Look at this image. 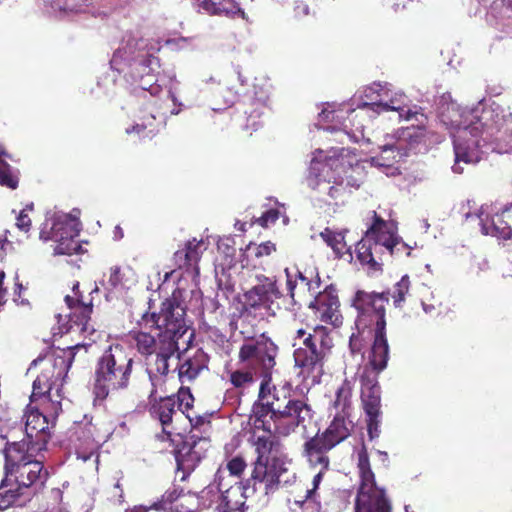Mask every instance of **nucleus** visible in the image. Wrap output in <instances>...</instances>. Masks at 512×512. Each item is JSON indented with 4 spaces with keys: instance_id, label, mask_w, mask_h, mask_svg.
<instances>
[{
    "instance_id": "f257e3e1",
    "label": "nucleus",
    "mask_w": 512,
    "mask_h": 512,
    "mask_svg": "<svg viewBox=\"0 0 512 512\" xmlns=\"http://www.w3.org/2000/svg\"><path fill=\"white\" fill-rule=\"evenodd\" d=\"M460 120L453 121L456 128L454 151L456 163H477L481 160V147L502 140L503 121L492 109L475 107L464 109Z\"/></svg>"
},
{
    "instance_id": "f03ea898",
    "label": "nucleus",
    "mask_w": 512,
    "mask_h": 512,
    "mask_svg": "<svg viewBox=\"0 0 512 512\" xmlns=\"http://www.w3.org/2000/svg\"><path fill=\"white\" fill-rule=\"evenodd\" d=\"M286 275L287 295H284L275 276L257 274V284L243 294V308L245 311L266 310L273 311L280 309V301L284 304L289 299V304L301 305L302 302L311 301L316 292L312 281L301 271L289 268L284 270Z\"/></svg>"
},
{
    "instance_id": "7ed1b4c3",
    "label": "nucleus",
    "mask_w": 512,
    "mask_h": 512,
    "mask_svg": "<svg viewBox=\"0 0 512 512\" xmlns=\"http://www.w3.org/2000/svg\"><path fill=\"white\" fill-rule=\"evenodd\" d=\"M371 224L365 237L355 246L356 260L368 275L383 272L384 256H398L406 245L396 235L392 225L384 220L376 211H372Z\"/></svg>"
},
{
    "instance_id": "20e7f679",
    "label": "nucleus",
    "mask_w": 512,
    "mask_h": 512,
    "mask_svg": "<svg viewBox=\"0 0 512 512\" xmlns=\"http://www.w3.org/2000/svg\"><path fill=\"white\" fill-rule=\"evenodd\" d=\"M135 361L120 344H112L99 356L94 369V406H103L111 393L125 391L131 384Z\"/></svg>"
},
{
    "instance_id": "39448f33",
    "label": "nucleus",
    "mask_w": 512,
    "mask_h": 512,
    "mask_svg": "<svg viewBox=\"0 0 512 512\" xmlns=\"http://www.w3.org/2000/svg\"><path fill=\"white\" fill-rule=\"evenodd\" d=\"M39 452L36 448L27 446L25 442H8L4 453V478L0 489L15 483L29 496H33L43 487L48 479V471L41 461L35 459Z\"/></svg>"
},
{
    "instance_id": "423d86ee",
    "label": "nucleus",
    "mask_w": 512,
    "mask_h": 512,
    "mask_svg": "<svg viewBox=\"0 0 512 512\" xmlns=\"http://www.w3.org/2000/svg\"><path fill=\"white\" fill-rule=\"evenodd\" d=\"M332 346L330 332L325 326L296 331L293 357L295 366L300 369L299 373L304 379H311L313 383L320 382Z\"/></svg>"
},
{
    "instance_id": "0eeeda50",
    "label": "nucleus",
    "mask_w": 512,
    "mask_h": 512,
    "mask_svg": "<svg viewBox=\"0 0 512 512\" xmlns=\"http://www.w3.org/2000/svg\"><path fill=\"white\" fill-rule=\"evenodd\" d=\"M84 348V345L76 344L61 350V354H57L53 359H48L41 373L33 382L32 394L30 396L31 403L42 400L43 404L51 405L53 410L57 412L60 408V402H54L51 399L50 392L54 386H58L66 377L70 369L76 351Z\"/></svg>"
},
{
    "instance_id": "6e6552de",
    "label": "nucleus",
    "mask_w": 512,
    "mask_h": 512,
    "mask_svg": "<svg viewBox=\"0 0 512 512\" xmlns=\"http://www.w3.org/2000/svg\"><path fill=\"white\" fill-rule=\"evenodd\" d=\"M186 308L173 293L164 299L157 311L145 312L137 322L141 329H157L161 340H175L186 332Z\"/></svg>"
},
{
    "instance_id": "1a4fd4ad",
    "label": "nucleus",
    "mask_w": 512,
    "mask_h": 512,
    "mask_svg": "<svg viewBox=\"0 0 512 512\" xmlns=\"http://www.w3.org/2000/svg\"><path fill=\"white\" fill-rule=\"evenodd\" d=\"M289 385L277 387L271 382V376L261 381L258 399L252 406V418L255 428L271 432V423L292 398Z\"/></svg>"
},
{
    "instance_id": "9d476101",
    "label": "nucleus",
    "mask_w": 512,
    "mask_h": 512,
    "mask_svg": "<svg viewBox=\"0 0 512 512\" xmlns=\"http://www.w3.org/2000/svg\"><path fill=\"white\" fill-rule=\"evenodd\" d=\"M389 358L384 360V366L373 363V358H368V363L363 367L359 380L361 384V402L367 416V431L370 439L379 436V424L381 414V387L378 382L379 374L387 367Z\"/></svg>"
},
{
    "instance_id": "9b49d317",
    "label": "nucleus",
    "mask_w": 512,
    "mask_h": 512,
    "mask_svg": "<svg viewBox=\"0 0 512 512\" xmlns=\"http://www.w3.org/2000/svg\"><path fill=\"white\" fill-rule=\"evenodd\" d=\"M307 186L317 192L319 199L328 204H344L352 193L349 181L336 176L329 164L321 161H312L306 176Z\"/></svg>"
},
{
    "instance_id": "f8f14e48",
    "label": "nucleus",
    "mask_w": 512,
    "mask_h": 512,
    "mask_svg": "<svg viewBox=\"0 0 512 512\" xmlns=\"http://www.w3.org/2000/svg\"><path fill=\"white\" fill-rule=\"evenodd\" d=\"M360 485L355 499V512H391L385 490L378 487L366 449L358 452Z\"/></svg>"
},
{
    "instance_id": "ddd939ff",
    "label": "nucleus",
    "mask_w": 512,
    "mask_h": 512,
    "mask_svg": "<svg viewBox=\"0 0 512 512\" xmlns=\"http://www.w3.org/2000/svg\"><path fill=\"white\" fill-rule=\"evenodd\" d=\"M284 407L272 423L275 434L288 437L298 429L306 432L315 416L308 399L292 397Z\"/></svg>"
},
{
    "instance_id": "4468645a",
    "label": "nucleus",
    "mask_w": 512,
    "mask_h": 512,
    "mask_svg": "<svg viewBox=\"0 0 512 512\" xmlns=\"http://www.w3.org/2000/svg\"><path fill=\"white\" fill-rule=\"evenodd\" d=\"M277 352L276 344L262 334L258 338H251L242 344L238 359L240 363H246L252 369H261L264 376H269L270 371L276 365Z\"/></svg>"
},
{
    "instance_id": "2eb2a0df",
    "label": "nucleus",
    "mask_w": 512,
    "mask_h": 512,
    "mask_svg": "<svg viewBox=\"0 0 512 512\" xmlns=\"http://www.w3.org/2000/svg\"><path fill=\"white\" fill-rule=\"evenodd\" d=\"M152 381V389L148 395L149 408L148 412L152 420L158 422L161 426L162 439H170L173 434L177 433V422L181 418V414L176 408V399L174 395L157 397L156 384L153 381L151 373H149Z\"/></svg>"
},
{
    "instance_id": "dca6fc26",
    "label": "nucleus",
    "mask_w": 512,
    "mask_h": 512,
    "mask_svg": "<svg viewBox=\"0 0 512 512\" xmlns=\"http://www.w3.org/2000/svg\"><path fill=\"white\" fill-rule=\"evenodd\" d=\"M355 325L359 334L367 331L372 335L373 342L368 358H373V363L383 367L384 360L389 358L386 313L357 314Z\"/></svg>"
},
{
    "instance_id": "f3484780",
    "label": "nucleus",
    "mask_w": 512,
    "mask_h": 512,
    "mask_svg": "<svg viewBox=\"0 0 512 512\" xmlns=\"http://www.w3.org/2000/svg\"><path fill=\"white\" fill-rule=\"evenodd\" d=\"M286 471L284 464L277 457L271 460H255L247 485L254 490L263 489L266 495L274 493L280 484V476Z\"/></svg>"
},
{
    "instance_id": "a211bd4d",
    "label": "nucleus",
    "mask_w": 512,
    "mask_h": 512,
    "mask_svg": "<svg viewBox=\"0 0 512 512\" xmlns=\"http://www.w3.org/2000/svg\"><path fill=\"white\" fill-rule=\"evenodd\" d=\"M73 296H65V302L70 310L68 331L76 327V330L82 334H92L95 330L91 324V315L93 312L92 299L86 301L79 290V283L73 286Z\"/></svg>"
},
{
    "instance_id": "6ab92c4d",
    "label": "nucleus",
    "mask_w": 512,
    "mask_h": 512,
    "mask_svg": "<svg viewBox=\"0 0 512 512\" xmlns=\"http://www.w3.org/2000/svg\"><path fill=\"white\" fill-rule=\"evenodd\" d=\"M25 442L27 446L36 448L38 451L46 449L50 440V425L47 416L39 411L38 407L29 404L25 410Z\"/></svg>"
},
{
    "instance_id": "aec40b11",
    "label": "nucleus",
    "mask_w": 512,
    "mask_h": 512,
    "mask_svg": "<svg viewBox=\"0 0 512 512\" xmlns=\"http://www.w3.org/2000/svg\"><path fill=\"white\" fill-rule=\"evenodd\" d=\"M333 447L319 434V431L312 437H308L302 445L301 455L310 468L330 470L329 452Z\"/></svg>"
},
{
    "instance_id": "412c9836",
    "label": "nucleus",
    "mask_w": 512,
    "mask_h": 512,
    "mask_svg": "<svg viewBox=\"0 0 512 512\" xmlns=\"http://www.w3.org/2000/svg\"><path fill=\"white\" fill-rule=\"evenodd\" d=\"M208 362L209 356L201 348L179 354L177 370L181 383L193 382L202 371L208 369Z\"/></svg>"
},
{
    "instance_id": "4be33fe9",
    "label": "nucleus",
    "mask_w": 512,
    "mask_h": 512,
    "mask_svg": "<svg viewBox=\"0 0 512 512\" xmlns=\"http://www.w3.org/2000/svg\"><path fill=\"white\" fill-rule=\"evenodd\" d=\"M77 236L78 231L75 229L72 219L65 214H53L46 218L39 233V237L43 241L63 240Z\"/></svg>"
},
{
    "instance_id": "5701e85b",
    "label": "nucleus",
    "mask_w": 512,
    "mask_h": 512,
    "mask_svg": "<svg viewBox=\"0 0 512 512\" xmlns=\"http://www.w3.org/2000/svg\"><path fill=\"white\" fill-rule=\"evenodd\" d=\"M202 245V240L198 241L196 238H193L187 241L182 248L178 249L172 257L173 271L179 269L198 276L200 273L199 261L202 255Z\"/></svg>"
},
{
    "instance_id": "b1692460",
    "label": "nucleus",
    "mask_w": 512,
    "mask_h": 512,
    "mask_svg": "<svg viewBox=\"0 0 512 512\" xmlns=\"http://www.w3.org/2000/svg\"><path fill=\"white\" fill-rule=\"evenodd\" d=\"M201 442H206V439H196L195 436L192 435L177 446L174 450V455L178 470L189 474L195 469L197 464L204 457V453L197 449Z\"/></svg>"
},
{
    "instance_id": "393cba45",
    "label": "nucleus",
    "mask_w": 512,
    "mask_h": 512,
    "mask_svg": "<svg viewBox=\"0 0 512 512\" xmlns=\"http://www.w3.org/2000/svg\"><path fill=\"white\" fill-rule=\"evenodd\" d=\"M388 303V296L385 292H366L358 290L353 298V306L357 314L386 313L385 306Z\"/></svg>"
},
{
    "instance_id": "a878e982",
    "label": "nucleus",
    "mask_w": 512,
    "mask_h": 512,
    "mask_svg": "<svg viewBox=\"0 0 512 512\" xmlns=\"http://www.w3.org/2000/svg\"><path fill=\"white\" fill-rule=\"evenodd\" d=\"M413 118L418 122V125L403 128L400 134V138L405 140L411 148L425 142L427 137L426 123L428 118L422 112L421 108H416L415 110L407 109L405 120H411Z\"/></svg>"
},
{
    "instance_id": "bb28decb",
    "label": "nucleus",
    "mask_w": 512,
    "mask_h": 512,
    "mask_svg": "<svg viewBox=\"0 0 512 512\" xmlns=\"http://www.w3.org/2000/svg\"><path fill=\"white\" fill-rule=\"evenodd\" d=\"M268 97H253L244 103L245 122L242 127L246 131H257L264 124V116L268 110Z\"/></svg>"
},
{
    "instance_id": "cd10ccee",
    "label": "nucleus",
    "mask_w": 512,
    "mask_h": 512,
    "mask_svg": "<svg viewBox=\"0 0 512 512\" xmlns=\"http://www.w3.org/2000/svg\"><path fill=\"white\" fill-rule=\"evenodd\" d=\"M353 429L351 421L347 420L346 416L336 414L328 427L319 434L326 440L333 448L345 441Z\"/></svg>"
},
{
    "instance_id": "c85d7f7f",
    "label": "nucleus",
    "mask_w": 512,
    "mask_h": 512,
    "mask_svg": "<svg viewBox=\"0 0 512 512\" xmlns=\"http://www.w3.org/2000/svg\"><path fill=\"white\" fill-rule=\"evenodd\" d=\"M245 486L238 483L226 489L221 496V502L217 506L218 512H246Z\"/></svg>"
},
{
    "instance_id": "c756f323",
    "label": "nucleus",
    "mask_w": 512,
    "mask_h": 512,
    "mask_svg": "<svg viewBox=\"0 0 512 512\" xmlns=\"http://www.w3.org/2000/svg\"><path fill=\"white\" fill-rule=\"evenodd\" d=\"M339 306L338 296L330 291L318 293L309 303V307H315L320 312L323 320L330 322H333L334 318L337 320Z\"/></svg>"
},
{
    "instance_id": "7c9ffc66",
    "label": "nucleus",
    "mask_w": 512,
    "mask_h": 512,
    "mask_svg": "<svg viewBox=\"0 0 512 512\" xmlns=\"http://www.w3.org/2000/svg\"><path fill=\"white\" fill-rule=\"evenodd\" d=\"M129 335L135 342V347L138 353L145 358L153 356L162 344L160 333L158 334V339H156L150 333L142 330H132L130 331Z\"/></svg>"
},
{
    "instance_id": "2f4dec72",
    "label": "nucleus",
    "mask_w": 512,
    "mask_h": 512,
    "mask_svg": "<svg viewBox=\"0 0 512 512\" xmlns=\"http://www.w3.org/2000/svg\"><path fill=\"white\" fill-rule=\"evenodd\" d=\"M161 345L154 353V370L161 376L169 373V359L178 351V343L175 340H161Z\"/></svg>"
},
{
    "instance_id": "473e14b6",
    "label": "nucleus",
    "mask_w": 512,
    "mask_h": 512,
    "mask_svg": "<svg viewBox=\"0 0 512 512\" xmlns=\"http://www.w3.org/2000/svg\"><path fill=\"white\" fill-rule=\"evenodd\" d=\"M353 392V381L345 378L335 390V398L331 406L338 411L337 414L348 415L351 408V398Z\"/></svg>"
},
{
    "instance_id": "72a5a7b5",
    "label": "nucleus",
    "mask_w": 512,
    "mask_h": 512,
    "mask_svg": "<svg viewBox=\"0 0 512 512\" xmlns=\"http://www.w3.org/2000/svg\"><path fill=\"white\" fill-rule=\"evenodd\" d=\"M269 433V435L258 436L254 443L257 454L256 460H271V453L278 452L281 447L280 440L278 439L280 436L276 435L274 431L273 434L272 431Z\"/></svg>"
},
{
    "instance_id": "f704fd0d",
    "label": "nucleus",
    "mask_w": 512,
    "mask_h": 512,
    "mask_svg": "<svg viewBox=\"0 0 512 512\" xmlns=\"http://www.w3.org/2000/svg\"><path fill=\"white\" fill-rule=\"evenodd\" d=\"M200 6L211 15H233L240 11L235 0H202Z\"/></svg>"
},
{
    "instance_id": "c9c22d12",
    "label": "nucleus",
    "mask_w": 512,
    "mask_h": 512,
    "mask_svg": "<svg viewBox=\"0 0 512 512\" xmlns=\"http://www.w3.org/2000/svg\"><path fill=\"white\" fill-rule=\"evenodd\" d=\"M483 231L485 234H490L503 240L512 238V224L504 216V210L492 218V223L489 227L483 225Z\"/></svg>"
},
{
    "instance_id": "e433bc0d",
    "label": "nucleus",
    "mask_w": 512,
    "mask_h": 512,
    "mask_svg": "<svg viewBox=\"0 0 512 512\" xmlns=\"http://www.w3.org/2000/svg\"><path fill=\"white\" fill-rule=\"evenodd\" d=\"M93 427L89 425H77L73 428L70 435V442L74 443L76 448H87L96 444L92 431Z\"/></svg>"
},
{
    "instance_id": "4c0bfd02",
    "label": "nucleus",
    "mask_w": 512,
    "mask_h": 512,
    "mask_svg": "<svg viewBox=\"0 0 512 512\" xmlns=\"http://www.w3.org/2000/svg\"><path fill=\"white\" fill-rule=\"evenodd\" d=\"M411 281L408 275H404L401 279L396 282L390 291L385 294L392 298L393 305L396 308H402L406 300V296L409 294Z\"/></svg>"
},
{
    "instance_id": "58836bf2",
    "label": "nucleus",
    "mask_w": 512,
    "mask_h": 512,
    "mask_svg": "<svg viewBox=\"0 0 512 512\" xmlns=\"http://www.w3.org/2000/svg\"><path fill=\"white\" fill-rule=\"evenodd\" d=\"M159 132V125L154 116H150L147 122L136 123L126 129L127 134H137L140 139H152Z\"/></svg>"
},
{
    "instance_id": "ea45409f",
    "label": "nucleus",
    "mask_w": 512,
    "mask_h": 512,
    "mask_svg": "<svg viewBox=\"0 0 512 512\" xmlns=\"http://www.w3.org/2000/svg\"><path fill=\"white\" fill-rule=\"evenodd\" d=\"M229 382L235 389L244 390L255 382L254 373L251 370H234L229 373Z\"/></svg>"
},
{
    "instance_id": "a19ab883",
    "label": "nucleus",
    "mask_w": 512,
    "mask_h": 512,
    "mask_svg": "<svg viewBox=\"0 0 512 512\" xmlns=\"http://www.w3.org/2000/svg\"><path fill=\"white\" fill-rule=\"evenodd\" d=\"M274 251H276V245L271 241L262 242L258 245L250 243L246 247L244 259L242 262L245 260L248 261L250 256H254L255 258L269 256ZM246 266H248V262H246Z\"/></svg>"
},
{
    "instance_id": "79ce46f5",
    "label": "nucleus",
    "mask_w": 512,
    "mask_h": 512,
    "mask_svg": "<svg viewBox=\"0 0 512 512\" xmlns=\"http://www.w3.org/2000/svg\"><path fill=\"white\" fill-rule=\"evenodd\" d=\"M176 399V408L180 414H186L193 410L194 396L189 387L181 386L176 394H173Z\"/></svg>"
},
{
    "instance_id": "37998d69",
    "label": "nucleus",
    "mask_w": 512,
    "mask_h": 512,
    "mask_svg": "<svg viewBox=\"0 0 512 512\" xmlns=\"http://www.w3.org/2000/svg\"><path fill=\"white\" fill-rule=\"evenodd\" d=\"M29 496L26 492L20 489L17 485L15 488L8 489L3 493H0V511H5L15 503H17L21 498L29 499Z\"/></svg>"
},
{
    "instance_id": "c03bdc74",
    "label": "nucleus",
    "mask_w": 512,
    "mask_h": 512,
    "mask_svg": "<svg viewBox=\"0 0 512 512\" xmlns=\"http://www.w3.org/2000/svg\"><path fill=\"white\" fill-rule=\"evenodd\" d=\"M321 237L330 246L338 257H343V250L346 247L344 242V236L340 233H336L330 229H325L321 233Z\"/></svg>"
},
{
    "instance_id": "a18cd8bd",
    "label": "nucleus",
    "mask_w": 512,
    "mask_h": 512,
    "mask_svg": "<svg viewBox=\"0 0 512 512\" xmlns=\"http://www.w3.org/2000/svg\"><path fill=\"white\" fill-rule=\"evenodd\" d=\"M181 492L176 488L168 489L161 497L160 500L154 502L150 508L155 510H170L173 511L172 504L178 500Z\"/></svg>"
},
{
    "instance_id": "49530a36",
    "label": "nucleus",
    "mask_w": 512,
    "mask_h": 512,
    "mask_svg": "<svg viewBox=\"0 0 512 512\" xmlns=\"http://www.w3.org/2000/svg\"><path fill=\"white\" fill-rule=\"evenodd\" d=\"M0 185L10 189L18 187V177L13 174L11 166L0 159Z\"/></svg>"
},
{
    "instance_id": "de8ad7c7",
    "label": "nucleus",
    "mask_w": 512,
    "mask_h": 512,
    "mask_svg": "<svg viewBox=\"0 0 512 512\" xmlns=\"http://www.w3.org/2000/svg\"><path fill=\"white\" fill-rule=\"evenodd\" d=\"M364 106L370 107L372 110L377 112H386V111H397L399 112V117L405 119V113L407 110L399 103L397 99H391L389 102H374L371 104L365 103Z\"/></svg>"
},
{
    "instance_id": "09e8293b",
    "label": "nucleus",
    "mask_w": 512,
    "mask_h": 512,
    "mask_svg": "<svg viewBox=\"0 0 512 512\" xmlns=\"http://www.w3.org/2000/svg\"><path fill=\"white\" fill-rule=\"evenodd\" d=\"M54 242H56L54 252L57 255H72L80 248V245L75 238L54 240Z\"/></svg>"
},
{
    "instance_id": "8fccbe9b",
    "label": "nucleus",
    "mask_w": 512,
    "mask_h": 512,
    "mask_svg": "<svg viewBox=\"0 0 512 512\" xmlns=\"http://www.w3.org/2000/svg\"><path fill=\"white\" fill-rule=\"evenodd\" d=\"M226 467L231 475L241 477L247 464L242 456H235L227 462Z\"/></svg>"
},
{
    "instance_id": "3c124183",
    "label": "nucleus",
    "mask_w": 512,
    "mask_h": 512,
    "mask_svg": "<svg viewBox=\"0 0 512 512\" xmlns=\"http://www.w3.org/2000/svg\"><path fill=\"white\" fill-rule=\"evenodd\" d=\"M318 469H319V471L313 477L312 487L311 488H307V490H306L304 500L297 501V503L300 504L301 506L306 501L314 499L316 490L319 488V485H320V483H321V481L323 479L324 474L328 471V470H323L322 471L321 468H318Z\"/></svg>"
},
{
    "instance_id": "603ef678",
    "label": "nucleus",
    "mask_w": 512,
    "mask_h": 512,
    "mask_svg": "<svg viewBox=\"0 0 512 512\" xmlns=\"http://www.w3.org/2000/svg\"><path fill=\"white\" fill-rule=\"evenodd\" d=\"M123 274L119 266H113L110 268L109 278L107 280V286L105 288L108 291H112L122 285Z\"/></svg>"
},
{
    "instance_id": "864d4df0",
    "label": "nucleus",
    "mask_w": 512,
    "mask_h": 512,
    "mask_svg": "<svg viewBox=\"0 0 512 512\" xmlns=\"http://www.w3.org/2000/svg\"><path fill=\"white\" fill-rule=\"evenodd\" d=\"M108 499L115 504H122L124 502V491L119 480L108 491Z\"/></svg>"
},
{
    "instance_id": "5fc2aeb1",
    "label": "nucleus",
    "mask_w": 512,
    "mask_h": 512,
    "mask_svg": "<svg viewBox=\"0 0 512 512\" xmlns=\"http://www.w3.org/2000/svg\"><path fill=\"white\" fill-rule=\"evenodd\" d=\"M29 209L31 210L32 206H30ZM27 210H28V207L21 210V212L19 213V215L17 217V221H16L17 227L24 232H28L32 225V221L27 213Z\"/></svg>"
},
{
    "instance_id": "6e6d98bb",
    "label": "nucleus",
    "mask_w": 512,
    "mask_h": 512,
    "mask_svg": "<svg viewBox=\"0 0 512 512\" xmlns=\"http://www.w3.org/2000/svg\"><path fill=\"white\" fill-rule=\"evenodd\" d=\"M278 218L279 211L276 209H269L257 219V223L262 227H267L269 223L276 222Z\"/></svg>"
},
{
    "instance_id": "4d7b16f0",
    "label": "nucleus",
    "mask_w": 512,
    "mask_h": 512,
    "mask_svg": "<svg viewBox=\"0 0 512 512\" xmlns=\"http://www.w3.org/2000/svg\"><path fill=\"white\" fill-rule=\"evenodd\" d=\"M185 416L189 420L190 424L195 428L200 427L205 423H210L207 416L199 415L195 413L193 410L186 413Z\"/></svg>"
},
{
    "instance_id": "13d9d810",
    "label": "nucleus",
    "mask_w": 512,
    "mask_h": 512,
    "mask_svg": "<svg viewBox=\"0 0 512 512\" xmlns=\"http://www.w3.org/2000/svg\"><path fill=\"white\" fill-rule=\"evenodd\" d=\"M294 14L298 18L307 16L309 14V6L301 0L295 1Z\"/></svg>"
},
{
    "instance_id": "bf43d9fd",
    "label": "nucleus",
    "mask_w": 512,
    "mask_h": 512,
    "mask_svg": "<svg viewBox=\"0 0 512 512\" xmlns=\"http://www.w3.org/2000/svg\"><path fill=\"white\" fill-rule=\"evenodd\" d=\"M92 0H65L68 8L72 10H80L83 6H88Z\"/></svg>"
},
{
    "instance_id": "052dcab7",
    "label": "nucleus",
    "mask_w": 512,
    "mask_h": 512,
    "mask_svg": "<svg viewBox=\"0 0 512 512\" xmlns=\"http://www.w3.org/2000/svg\"><path fill=\"white\" fill-rule=\"evenodd\" d=\"M349 346L353 353H358L362 349V342L359 335L352 334L349 341Z\"/></svg>"
},
{
    "instance_id": "680f3d73",
    "label": "nucleus",
    "mask_w": 512,
    "mask_h": 512,
    "mask_svg": "<svg viewBox=\"0 0 512 512\" xmlns=\"http://www.w3.org/2000/svg\"><path fill=\"white\" fill-rule=\"evenodd\" d=\"M4 278H5V272L0 269V307L3 306L7 301V299H6L7 289L3 287Z\"/></svg>"
},
{
    "instance_id": "e2e57ef3",
    "label": "nucleus",
    "mask_w": 512,
    "mask_h": 512,
    "mask_svg": "<svg viewBox=\"0 0 512 512\" xmlns=\"http://www.w3.org/2000/svg\"><path fill=\"white\" fill-rule=\"evenodd\" d=\"M22 289H23L22 284L17 283V284H16L15 291H14V294H15L14 301H15L16 303H18V304L24 305V304H27V303H28V301H27L25 298H23V297L21 296V291H22Z\"/></svg>"
},
{
    "instance_id": "0e129e2a",
    "label": "nucleus",
    "mask_w": 512,
    "mask_h": 512,
    "mask_svg": "<svg viewBox=\"0 0 512 512\" xmlns=\"http://www.w3.org/2000/svg\"><path fill=\"white\" fill-rule=\"evenodd\" d=\"M121 59H122V51H121V49H118L117 51L114 52V54L110 60L111 67L119 71L120 68H118L117 66L119 65V62Z\"/></svg>"
},
{
    "instance_id": "69168bd1",
    "label": "nucleus",
    "mask_w": 512,
    "mask_h": 512,
    "mask_svg": "<svg viewBox=\"0 0 512 512\" xmlns=\"http://www.w3.org/2000/svg\"><path fill=\"white\" fill-rule=\"evenodd\" d=\"M149 509L150 508H147L145 506L139 505V506H134L131 509H127L126 512H148Z\"/></svg>"
},
{
    "instance_id": "338daca9",
    "label": "nucleus",
    "mask_w": 512,
    "mask_h": 512,
    "mask_svg": "<svg viewBox=\"0 0 512 512\" xmlns=\"http://www.w3.org/2000/svg\"><path fill=\"white\" fill-rule=\"evenodd\" d=\"M115 235H116L117 237H119V238H122V237H123V231H122L121 227L116 226V228H115Z\"/></svg>"
},
{
    "instance_id": "774afa93",
    "label": "nucleus",
    "mask_w": 512,
    "mask_h": 512,
    "mask_svg": "<svg viewBox=\"0 0 512 512\" xmlns=\"http://www.w3.org/2000/svg\"><path fill=\"white\" fill-rule=\"evenodd\" d=\"M93 292H98V287H97V286H95V287L91 290L90 294H92Z\"/></svg>"
}]
</instances>
